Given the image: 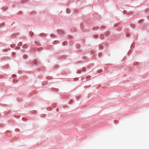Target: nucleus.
Segmentation results:
<instances>
[{
    "instance_id": "f257e3e1",
    "label": "nucleus",
    "mask_w": 149,
    "mask_h": 149,
    "mask_svg": "<svg viewBox=\"0 0 149 149\" xmlns=\"http://www.w3.org/2000/svg\"><path fill=\"white\" fill-rule=\"evenodd\" d=\"M33 63L34 64H36V62L35 61H34Z\"/></svg>"
},
{
    "instance_id": "f03ea898",
    "label": "nucleus",
    "mask_w": 149,
    "mask_h": 149,
    "mask_svg": "<svg viewBox=\"0 0 149 149\" xmlns=\"http://www.w3.org/2000/svg\"><path fill=\"white\" fill-rule=\"evenodd\" d=\"M19 45H22V43H19Z\"/></svg>"
},
{
    "instance_id": "7ed1b4c3",
    "label": "nucleus",
    "mask_w": 149,
    "mask_h": 149,
    "mask_svg": "<svg viewBox=\"0 0 149 149\" xmlns=\"http://www.w3.org/2000/svg\"><path fill=\"white\" fill-rule=\"evenodd\" d=\"M138 5H138H138H136V6H138Z\"/></svg>"
},
{
    "instance_id": "20e7f679",
    "label": "nucleus",
    "mask_w": 149,
    "mask_h": 149,
    "mask_svg": "<svg viewBox=\"0 0 149 149\" xmlns=\"http://www.w3.org/2000/svg\"><path fill=\"white\" fill-rule=\"evenodd\" d=\"M41 49V48H40V49Z\"/></svg>"
}]
</instances>
